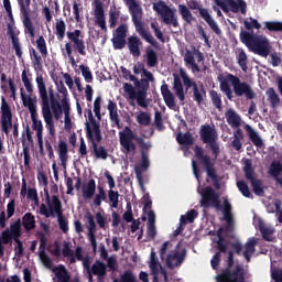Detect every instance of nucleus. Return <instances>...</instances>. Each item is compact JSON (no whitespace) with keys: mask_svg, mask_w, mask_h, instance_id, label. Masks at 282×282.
I'll list each match as a JSON object with an SVG mask.
<instances>
[{"mask_svg":"<svg viewBox=\"0 0 282 282\" xmlns=\"http://www.w3.org/2000/svg\"><path fill=\"white\" fill-rule=\"evenodd\" d=\"M96 195V180L90 178L87 185L83 186V197L84 199H91Z\"/></svg>","mask_w":282,"mask_h":282,"instance_id":"58836bf2","label":"nucleus"},{"mask_svg":"<svg viewBox=\"0 0 282 282\" xmlns=\"http://www.w3.org/2000/svg\"><path fill=\"white\" fill-rule=\"evenodd\" d=\"M108 199L111 203V208H118L120 194L113 189L108 191Z\"/></svg>","mask_w":282,"mask_h":282,"instance_id":"680f3d73","label":"nucleus"},{"mask_svg":"<svg viewBox=\"0 0 282 282\" xmlns=\"http://www.w3.org/2000/svg\"><path fill=\"white\" fill-rule=\"evenodd\" d=\"M137 122L142 127H149V124H151V115L144 111L140 112L137 116Z\"/></svg>","mask_w":282,"mask_h":282,"instance_id":"052dcab7","label":"nucleus"},{"mask_svg":"<svg viewBox=\"0 0 282 282\" xmlns=\"http://www.w3.org/2000/svg\"><path fill=\"white\" fill-rule=\"evenodd\" d=\"M32 129L36 131L37 144L43 152V121L39 119V112L31 115Z\"/></svg>","mask_w":282,"mask_h":282,"instance_id":"aec40b11","label":"nucleus"},{"mask_svg":"<svg viewBox=\"0 0 282 282\" xmlns=\"http://www.w3.org/2000/svg\"><path fill=\"white\" fill-rule=\"evenodd\" d=\"M256 247H257V239L249 238L245 245V251L242 253L247 263H250V260L252 259V254H254L256 252Z\"/></svg>","mask_w":282,"mask_h":282,"instance_id":"2f4dec72","label":"nucleus"},{"mask_svg":"<svg viewBox=\"0 0 282 282\" xmlns=\"http://www.w3.org/2000/svg\"><path fill=\"white\" fill-rule=\"evenodd\" d=\"M127 45L130 54L134 58H140V56H142V40H140L138 35H132L128 37Z\"/></svg>","mask_w":282,"mask_h":282,"instance_id":"412c9836","label":"nucleus"},{"mask_svg":"<svg viewBox=\"0 0 282 282\" xmlns=\"http://www.w3.org/2000/svg\"><path fill=\"white\" fill-rule=\"evenodd\" d=\"M184 61L187 65H191L192 72H202V68H199V65L195 63V56L193 55V53H186Z\"/></svg>","mask_w":282,"mask_h":282,"instance_id":"4d7b16f0","label":"nucleus"},{"mask_svg":"<svg viewBox=\"0 0 282 282\" xmlns=\"http://www.w3.org/2000/svg\"><path fill=\"white\" fill-rule=\"evenodd\" d=\"M178 14H181L183 21H185L187 25H192L193 21H196L195 17L191 12V9H188L186 4H178Z\"/></svg>","mask_w":282,"mask_h":282,"instance_id":"f704fd0d","label":"nucleus"},{"mask_svg":"<svg viewBox=\"0 0 282 282\" xmlns=\"http://www.w3.org/2000/svg\"><path fill=\"white\" fill-rule=\"evenodd\" d=\"M237 63L242 72H248V55L243 48L238 50Z\"/></svg>","mask_w":282,"mask_h":282,"instance_id":"c03bdc74","label":"nucleus"},{"mask_svg":"<svg viewBox=\"0 0 282 282\" xmlns=\"http://www.w3.org/2000/svg\"><path fill=\"white\" fill-rule=\"evenodd\" d=\"M57 153H58L59 162L63 169H67V160H68V153H69V148L67 145V142H65L64 140H59L57 145Z\"/></svg>","mask_w":282,"mask_h":282,"instance_id":"c85d7f7f","label":"nucleus"},{"mask_svg":"<svg viewBox=\"0 0 282 282\" xmlns=\"http://www.w3.org/2000/svg\"><path fill=\"white\" fill-rule=\"evenodd\" d=\"M221 230H224V228H219L217 231L218 240L216 241V247H217L218 252L226 253V252H228V245L224 243V241H226V239L221 235Z\"/></svg>","mask_w":282,"mask_h":282,"instance_id":"3c124183","label":"nucleus"},{"mask_svg":"<svg viewBox=\"0 0 282 282\" xmlns=\"http://www.w3.org/2000/svg\"><path fill=\"white\" fill-rule=\"evenodd\" d=\"M52 272L55 274V278H53L54 282H70L72 281L69 271H67V269L63 264H59V265L53 268Z\"/></svg>","mask_w":282,"mask_h":282,"instance_id":"5701e85b","label":"nucleus"},{"mask_svg":"<svg viewBox=\"0 0 282 282\" xmlns=\"http://www.w3.org/2000/svg\"><path fill=\"white\" fill-rule=\"evenodd\" d=\"M57 90L63 96L59 102L61 107H65V102L66 105H69V99H67V96H69V93L67 91V87H65V84L63 83V80H61L57 84Z\"/></svg>","mask_w":282,"mask_h":282,"instance_id":"09e8293b","label":"nucleus"},{"mask_svg":"<svg viewBox=\"0 0 282 282\" xmlns=\"http://www.w3.org/2000/svg\"><path fill=\"white\" fill-rule=\"evenodd\" d=\"M173 90L181 102L186 100V94H184V85H182V79L177 74H173Z\"/></svg>","mask_w":282,"mask_h":282,"instance_id":"7c9ffc66","label":"nucleus"},{"mask_svg":"<svg viewBox=\"0 0 282 282\" xmlns=\"http://www.w3.org/2000/svg\"><path fill=\"white\" fill-rule=\"evenodd\" d=\"M239 39L243 45L248 47V50H251V52H254V54H258V56H262L263 58H268V56H270L272 46L270 45L268 37L263 35H257L252 32H248L241 29Z\"/></svg>","mask_w":282,"mask_h":282,"instance_id":"423d86ee","label":"nucleus"},{"mask_svg":"<svg viewBox=\"0 0 282 282\" xmlns=\"http://www.w3.org/2000/svg\"><path fill=\"white\" fill-rule=\"evenodd\" d=\"M79 69L82 72V76L87 83H94V75L91 74V69H89V66L79 65Z\"/></svg>","mask_w":282,"mask_h":282,"instance_id":"e2e57ef3","label":"nucleus"},{"mask_svg":"<svg viewBox=\"0 0 282 282\" xmlns=\"http://www.w3.org/2000/svg\"><path fill=\"white\" fill-rule=\"evenodd\" d=\"M209 97L214 107H216V109H221V94L213 89L209 91Z\"/></svg>","mask_w":282,"mask_h":282,"instance_id":"bf43d9fd","label":"nucleus"},{"mask_svg":"<svg viewBox=\"0 0 282 282\" xmlns=\"http://www.w3.org/2000/svg\"><path fill=\"white\" fill-rule=\"evenodd\" d=\"M225 3L227 9L229 8L234 14H239L240 12V14L246 15L248 13V3H246V0H225Z\"/></svg>","mask_w":282,"mask_h":282,"instance_id":"4be33fe9","label":"nucleus"},{"mask_svg":"<svg viewBox=\"0 0 282 282\" xmlns=\"http://www.w3.org/2000/svg\"><path fill=\"white\" fill-rule=\"evenodd\" d=\"M202 208H216V210H221L224 219L226 221L225 232L230 235L235 232V218L232 217V205L228 198L224 200V205L221 207V199L219 198V193L215 191L212 186H207L200 192V202Z\"/></svg>","mask_w":282,"mask_h":282,"instance_id":"7ed1b4c3","label":"nucleus"},{"mask_svg":"<svg viewBox=\"0 0 282 282\" xmlns=\"http://www.w3.org/2000/svg\"><path fill=\"white\" fill-rule=\"evenodd\" d=\"M110 121L117 126V129H122V123L120 122V116H118V104L113 100L108 101V107Z\"/></svg>","mask_w":282,"mask_h":282,"instance_id":"cd10ccee","label":"nucleus"},{"mask_svg":"<svg viewBox=\"0 0 282 282\" xmlns=\"http://www.w3.org/2000/svg\"><path fill=\"white\" fill-rule=\"evenodd\" d=\"M111 41L113 50H124L127 47V40L124 37H113Z\"/></svg>","mask_w":282,"mask_h":282,"instance_id":"774afa93","label":"nucleus"},{"mask_svg":"<svg viewBox=\"0 0 282 282\" xmlns=\"http://www.w3.org/2000/svg\"><path fill=\"white\" fill-rule=\"evenodd\" d=\"M243 129L252 144L258 149H261V147H263V139H261L259 132L251 128V126L248 123L245 124Z\"/></svg>","mask_w":282,"mask_h":282,"instance_id":"bb28decb","label":"nucleus"},{"mask_svg":"<svg viewBox=\"0 0 282 282\" xmlns=\"http://www.w3.org/2000/svg\"><path fill=\"white\" fill-rule=\"evenodd\" d=\"M272 109H276L281 105V98L274 88H269L267 91Z\"/></svg>","mask_w":282,"mask_h":282,"instance_id":"de8ad7c7","label":"nucleus"},{"mask_svg":"<svg viewBox=\"0 0 282 282\" xmlns=\"http://www.w3.org/2000/svg\"><path fill=\"white\" fill-rule=\"evenodd\" d=\"M102 202H107V193L105 192V187L99 185L98 186V194L95 195L93 204L95 206H101Z\"/></svg>","mask_w":282,"mask_h":282,"instance_id":"864d4df0","label":"nucleus"},{"mask_svg":"<svg viewBox=\"0 0 282 282\" xmlns=\"http://www.w3.org/2000/svg\"><path fill=\"white\" fill-rule=\"evenodd\" d=\"M161 95L166 107H169V109H173L175 107V96H173V93L169 89V85L163 84L161 86Z\"/></svg>","mask_w":282,"mask_h":282,"instance_id":"c756f323","label":"nucleus"},{"mask_svg":"<svg viewBox=\"0 0 282 282\" xmlns=\"http://www.w3.org/2000/svg\"><path fill=\"white\" fill-rule=\"evenodd\" d=\"M88 120L93 124V132L95 133L96 141L102 142V131L100 130V123L97 122L94 118V112H91V109L88 110Z\"/></svg>","mask_w":282,"mask_h":282,"instance_id":"72a5a7b5","label":"nucleus"},{"mask_svg":"<svg viewBox=\"0 0 282 282\" xmlns=\"http://www.w3.org/2000/svg\"><path fill=\"white\" fill-rule=\"evenodd\" d=\"M29 54L32 61L33 68L41 72V69H43V57L39 55V52H36V48L34 47L29 48Z\"/></svg>","mask_w":282,"mask_h":282,"instance_id":"473e14b6","label":"nucleus"},{"mask_svg":"<svg viewBox=\"0 0 282 282\" xmlns=\"http://www.w3.org/2000/svg\"><path fill=\"white\" fill-rule=\"evenodd\" d=\"M232 88H230V84ZM232 89L234 94L241 98V96H245L247 100H254L257 98V93L252 89V86L248 84L247 82H241V79L232 74H228L221 82H220V90L223 94H225L228 98V100H232Z\"/></svg>","mask_w":282,"mask_h":282,"instance_id":"39448f33","label":"nucleus"},{"mask_svg":"<svg viewBox=\"0 0 282 282\" xmlns=\"http://www.w3.org/2000/svg\"><path fill=\"white\" fill-rule=\"evenodd\" d=\"M243 25L247 30H259L261 28V23L254 18H249L248 20L243 21Z\"/></svg>","mask_w":282,"mask_h":282,"instance_id":"0e129e2a","label":"nucleus"},{"mask_svg":"<svg viewBox=\"0 0 282 282\" xmlns=\"http://www.w3.org/2000/svg\"><path fill=\"white\" fill-rule=\"evenodd\" d=\"M217 282H246V270L241 264L235 265V252L229 251L226 267L216 275Z\"/></svg>","mask_w":282,"mask_h":282,"instance_id":"0eeeda50","label":"nucleus"},{"mask_svg":"<svg viewBox=\"0 0 282 282\" xmlns=\"http://www.w3.org/2000/svg\"><path fill=\"white\" fill-rule=\"evenodd\" d=\"M66 36L68 39V43H73V48L75 52L80 54V56H87V52L85 51V40L83 36V31L75 29L74 31H68L66 33Z\"/></svg>","mask_w":282,"mask_h":282,"instance_id":"2eb2a0df","label":"nucleus"},{"mask_svg":"<svg viewBox=\"0 0 282 282\" xmlns=\"http://www.w3.org/2000/svg\"><path fill=\"white\" fill-rule=\"evenodd\" d=\"M36 47L42 55V58H47V43L45 42V37H43V35H40L36 40Z\"/></svg>","mask_w":282,"mask_h":282,"instance_id":"5fc2aeb1","label":"nucleus"},{"mask_svg":"<svg viewBox=\"0 0 282 282\" xmlns=\"http://www.w3.org/2000/svg\"><path fill=\"white\" fill-rule=\"evenodd\" d=\"M264 25L269 32H282V22L270 21L265 22Z\"/></svg>","mask_w":282,"mask_h":282,"instance_id":"338daca9","label":"nucleus"},{"mask_svg":"<svg viewBox=\"0 0 282 282\" xmlns=\"http://www.w3.org/2000/svg\"><path fill=\"white\" fill-rule=\"evenodd\" d=\"M31 3L32 0H18V4L20 6V12L22 14L24 34H29L31 39H34V36H36V32L34 30V23H32V18L30 17Z\"/></svg>","mask_w":282,"mask_h":282,"instance_id":"ddd939ff","label":"nucleus"},{"mask_svg":"<svg viewBox=\"0 0 282 282\" xmlns=\"http://www.w3.org/2000/svg\"><path fill=\"white\" fill-rule=\"evenodd\" d=\"M8 35L11 39V43H12V47L15 52V55L18 56L19 59L23 58V51L21 48V43L19 42V37H17L15 33H14V28L12 26V24H8Z\"/></svg>","mask_w":282,"mask_h":282,"instance_id":"b1692460","label":"nucleus"},{"mask_svg":"<svg viewBox=\"0 0 282 282\" xmlns=\"http://www.w3.org/2000/svg\"><path fill=\"white\" fill-rule=\"evenodd\" d=\"M45 193V204H41L40 206V215H43L48 219V217H56L57 216V224L59 226V230L64 232V235H67L69 232V221H67V218L63 215V203L61 202V198H58V195H53L52 198L50 197V192L47 189H44ZM48 206V208H47Z\"/></svg>","mask_w":282,"mask_h":282,"instance_id":"20e7f679","label":"nucleus"},{"mask_svg":"<svg viewBox=\"0 0 282 282\" xmlns=\"http://www.w3.org/2000/svg\"><path fill=\"white\" fill-rule=\"evenodd\" d=\"M199 134L204 144H209L212 154L214 155L215 160H217V158H219V153H221V150L219 149V143H217V131L215 128L208 124H203L200 127Z\"/></svg>","mask_w":282,"mask_h":282,"instance_id":"9b49d317","label":"nucleus"},{"mask_svg":"<svg viewBox=\"0 0 282 282\" xmlns=\"http://www.w3.org/2000/svg\"><path fill=\"white\" fill-rule=\"evenodd\" d=\"M184 259H186V250L182 252L174 250L166 257V265L170 270H175V268H180L184 263Z\"/></svg>","mask_w":282,"mask_h":282,"instance_id":"f3484780","label":"nucleus"},{"mask_svg":"<svg viewBox=\"0 0 282 282\" xmlns=\"http://www.w3.org/2000/svg\"><path fill=\"white\" fill-rule=\"evenodd\" d=\"M22 226L26 232H30V230H34L36 228V220L33 213H26L22 217Z\"/></svg>","mask_w":282,"mask_h":282,"instance_id":"4c0bfd02","label":"nucleus"},{"mask_svg":"<svg viewBox=\"0 0 282 282\" xmlns=\"http://www.w3.org/2000/svg\"><path fill=\"white\" fill-rule=\"evenodd\" d=\"M126 3L129 8L135 32H138L141 39L147 41V43H150L153 47H158V42L153 39V35L144 29V24H142V7H140L135 0H126Z\"/></svg>","mask_w":282,"mask_h":282,"instance_id":"6e6552de","label":"nucleus"},{"mask_svg":"<svg viewBox=\"0 0 282 282\" xmlns=\"http://www.w3.org/2000/svg\"><path fill=\"white\" fill-rule=\"evenodd\" d=\"M225 118L231 129H239L241 127V116L230 108L226 111Z\"/></svg>","mask_w":282,"mask_h":282,"instance_id":"a878e982","label":"nucleus"},{"mask_svg":"<svg viewBox=\"0 0 282 282\" xmlns=\"http://www.w3.org/2000/svg\"><path fill=\"white\" fill-rule=\"evenodd\" d=\"M147 66L155 67L158 65V53L153 48H148L147 52Z\"/></svg>","mask_w":282,"mask_h":282,"instance_id":"8fccbe9b","label":"nucleus"},{"mask_svg":"<svg viewBox=\"0 0 282 282\" xmlns=\"http://www.w3.org/2000/svg\"><path fill=\"white\" fill-rule=\"evenodd\" d=\"M90 272L97 276V281L104 282L105 276H107V265L100 261L97 260L90 268Z\"/></svg>","mask_w":282,"mask_h":282,"instance_id":"393cba45","label":"nucleus"},{"mask_svg":"<svg viewBox=\"0 0 282 282\" xmlns=\"http://www.w3.org/2000/svg\"><path fill=\"white\" fill-rule=\"evenodd\" d=\"M194 153L196 160H198L205 169L207 177L213 181L215 188L219 191L221 188V184L219 183V175H217V169H215V162L213 159H210L208 154H204V149L199 145H195Z\"/></svg>","mask_w":282,"mask_h":282,"instance_id":"1a4fd4ad","label":"nucleus"},{"mask_svg":"<svg viewBox=\"0 0 282 282\" xmlns=\"http://www.w3.org/2000/svg\"><path fill=\"white\" fill-rule=\"evenodd\" d=\"M35 82L41 98L42 116L44 118L45 128L51 135L50 140H56V126L54 124V118L56 120H61L64 113V129L66 131H72L69 104L64 101V106H61V95L55 94L52 88L48 90L47 95V87L45 86L43 75H37Z\"/></svg>","mask_w":282,"mask_h":282,"instance_id":"f257e3e1","label":"nucleus"},{"mask_svg":"<svg viewBox=\"0 0 282 282\" xmlns=\"http://www.w3.org/2000/svg\"><path fill=\"white\" fill-rule=\"evenodd\" d=\"M176 142L184 147H193L195 144V139H193V134L191 132L178 133L176 137Z\"/></svg>","mask_w":282,"mask_h":282,"instance_id":"a19ab883","label":"nucleus"},{"mask_svg":"<svg viewBox=\"0 0 282 282\" xmlns=\"http://www.w3.org/2000/svg\"><path fill=\"white\" fill-rule=\"evenodd\" d=\"M243 173L246 180L250 182L254 195H257L258 197H263V195H265V189L263 188V181L257 178V173L254 172V167H252V160L247 159L245 161Z\"/></svg>","mask_w":282,"mask_h":282,"instance_id":"f8f14e48","label":"nucleus"},{"mask_svg":"<svg viewBox=\"0 0 282 282\" xmlns=\"http://www.w3.org/2000/svg\"><path fill=\"white\" fill-rule=\"evenodd\" d=\"M65 32H67V24L65 23V20H63V18H59L55 22V35L57 37V41H64Z\"/></svg>","mask_w":282,"mask_h":282,"instance_id":"e433bc0d","label":"nucleus"},{"mask_svg":"<svg viewBox=\"0 0 282 282\" xmlns=\"http://www.w3.org/2000/svg\"><path fill=\"white\" fill-rule=\"evenodd\" d=\"M118 19H120V10L111 9L109 11V25L110 28H116L118 25Z\"/></svg>","mask_w":282,"mask_h":282,"instance_id":"13d9d810","label":"nucleus"},{"mask_svg":"<svg viewBox=\"0 0 282 282\" xmlns=\"http://www.w3.org/2000/svg\"><path fill=\"white\" fill-rule=\"evenodd\" d=\"M245 134H243V130H241V128H236V130L234 131V140L231 141V147L232 149H235V151H239L240 149H243V143L241 142V140H243Z\"/></svg>","mask_w":282,"mask_h":282,"instance_id":"c9c22d12","label":"nucleus"},{"mask_svg":"<svg viewBox=\"0 0 282 282\" xmlns=\"http://www.w3.org/2000/svg\"><path fill=\"white\" fill-rule=\"evenodd\" d=\"M86 137L88 142H91L93 144V153L97 160H107L109 158V152H107V149L102 145H98V141L96 140V137L94 139V130H91V127L89 123L86 124Z\"/></svg>","mask_w":282,"mask_h":282,"instance_id":"dca6fc26","label":"nucleus"},{"mask_svg":"<svg viewBox=\"0 0 282 282\" xmlns=\"http://www.w3.org/2000/svg\"><path fill=\"white\" fill-rule=\"evenodd\" d=\"M95 23L102 30L107 32V19L105 18V9L102 8V2L99 0L95 1Z\"/></svg>","mask_w":282,"mask_h":282,"instance_id":"6ab92c4d","label":"nucleus"},{"mask_svg":"<svg viewBox=\"0 0 282 282\" xmlns=\"http://www.w3.org/2000/svg\"><path fill=\"white\" fill-rule=\"evenodd\" d=\"M260 232L262 235V239L264 241H274V228H270V227H265V226H261L260 227Z\"/></svg>","mask_w":282,"mask_h":282,"instance_id":"6e6d98bb","label":"nucleus"},{"mask_svg":"<svg viewBox=\"0 0 282 282\" xmlns=\"http://www.w3.org/2000/svg\"><path fill=\"white\" fill-rule=\"evenodd\" d=\"M134 140H137L141 148V164L134 167V173L137 175L139 186L144 188V177L142 176V173H144V171H149V166H151L149 154H147V151L151 149V143H145L142 137L135 138L133 130H131L129 126H127L123 131L119 132V142L126 153H135L137 147L135 143H133Z\"/></svg>","mask_w":282,"mask_h":282,"instance_id":"f03ea898","label":"nucleus"},{"mask_svg":"<svg viewBox=\"0 0 282 282\" xmlns=\"http://www.w3.org/2000/svg\"><path fill=\"white\" fill-rule=\"evenodd\" d=\"M198 213L195 209H191L186 213V215H182L180 218L181 226H186V224H193L195 219L198 217Z\"/></svg>","mask_w":282,"mask_h":282,"instance_id":"79ce46f5","label":"nucleus"},{"mask_svg":"<svg viewBox=\"0 0 282 282\" xmlns=\"http://www.w3.org/2000/svg\"><path fill=\"white\" fill-rule=\"evenodd\" d=\"M135 85H137V87H140V89L135 94V100H137L139 107H143L145 109V107H148L147 91L149 90V79L142 78L141 84H140V82L137 80Z\"/></svg>","mask_w":282,"mask_h":282,"instance_id":"a211bd4d","label":"nucleus"},{"mask_svg":"<svg viewBox=\"0 0 282 282\" xmlns=\"http://www.w3.org/2000/svg\"><path fill=\"white\" fill-rule=\"evenodd\" d=\"M153 10L161 17L163 23L165 25H173L174 28H180V22L177 20V13L173 10L166 2L163 0H159L158 2L153 3Z\"/></svg>","mask_w":282,"mask_h":282,"instance_id":"9d476101","label":"nucleus"},{"mask_svg":"<svg viewBox=\"0 0 282 282\" xmlns=\"http://www.w3.org/2000/svg\"><path fill=\"white\" fill-rule=\"evenodd\" d=\"M21 100H22L24 107H28L31 116L33 113H37L36 112V104H34L32 96H30V95L28 96V95H25V93H23V90H21Z\"/></svg>","mask_w":282,"mask_h":282,"instance_id":"ea45409f","label":"nucleus"},{"mask_svg":"<svg viewBox=\"0 0 282 282\" xmlns=\"http://www.w3.org/2000/svg\"><path fill=\"white\" fill-rule=\"evenodd\" d=\"M9 234L14 241L21 239V218L11 224Z\"/></svg>","mask_w":282,"mask_h":282,"instance_id":"a18cd8bd","label":"nucleus"},{"mask_svg":"<svg viewBox=\"0 0 282 282\" xmlns=\"http://www.w3.org/2000/svg\"><path fill=\"white\" fill-rule=\"evenodd\" d=\"M193 96H194V100L195 102H197V105H202L204 104V98H206V89H204V86H196L195 89H193Z\"/></svg>","mask_w":282,"mask_h":282,"instance_id":"49530a36","label":"nucleus"},{"mask_svg":"<svg viewBox=\"0 0 282 282\" xmlns=\"http://www.w3.org/2000/svg\"><path fill=\"white\" fill-rule=\"evenodd\" d=\"M237 188L241 193L243 197H247L248 199H252V193L250 192V187L248 186V183L246 181H238L237 182Z\"/></svg>","mask_w":282,"mask_h":282,"instance_id":"603ef678","label":"nucleus"},{"mask_svg":"<svg viewBox=\"0 0 282 282\" xmlns=\"http://www.w3.org/2000/svg\"><path fill=\"white\" fill-rule=\"evenodd\" d=\"M180 76L183 80V84H184V87H185L186 91H188V89H191V87L193 89H195L197 87V83L193 82V79H191V77L188 76L186 70H184V68H180Z\"/></svg>","mask_w":282,"mask_h":282,"instance_id":"37998d69","label":"nucleus"},{"mask_svg":"<svg viewBox=\"0 0 282 282\" xmlns=\"http://www.w3.org/2000/svg\"><path fill=\"white\" fill-rule=\"evenodd\" d=\"M189 10H198L199 17L204 19V21L209 25L210 30L215 32V34H221V29H219V24L213 19V15H210V12L208 9L202 7L199 2L193 0L188 4Z\"/></svg>","mask_w":282,"mask_h":282,"instance_id":"4468645a","label":"nucleus"},{"mask_svg":"<svg viewBox=\"0 0 282 282\" xmlns=\"http://www.w3.org/2000/svg\"><path fill=\"white\" fill-rule=\"evenodd\" d=\"M120 281L121 282H138V278H135V274H133V271L126 270L120 275Z\"/></svg>","mask_w":282,"mask_h":282,"instance_id":"69168bd1","label":"nucleus"}]
</instances>
